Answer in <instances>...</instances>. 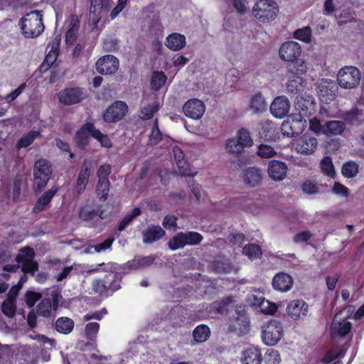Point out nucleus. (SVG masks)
<instances>
[{"label":"nucleus","mask_w":364,"mask_h":364,"mask_svg":"<svg viewBox=\"0 0 364 364\" xmlns=\"http://www.w3.org/2000/svg\"><path fill=\"white\" fill-rule=\"evenodd\" d=\"M90 137L96 139L104 148L109 149L112 146V142L108 135L102 133L91 122H85L79 128L73 140L78 149L85 150L90 144Z\"/></svg>","instance_id":"obj_1"},{"label":"nucleus","mask_w":364,"mask_h":364,"mask_svg":"<svg viewBox=\"0 0 364 364\" xmlns=\"http://www.w3.org/2000/svg\"><path fill=\"white\" fill-rule=\"evenodd\" d=\"M120 274H106L103 277L94 279L91 282L90 294L104 300L112 296L122 288Z\"/></svg>","instance_id":"obj_2"},{"label":"nucleus","mask_w":364,"mask_h":364,"mask_svg":"<svg viewBox=\"0 0 364 364\" xmlns=\"http://www.w3.org/2000/svg\"><path fill=\"white\" fill-rule=\"evenodd\" d=\"M41 12L37 10L32 11L20 20L21 29L26 38H36L44 31Z\"/></svg>","instance_id":"obj_3"},{"label":"nucleus","mask_w":364,"mask_h":364,"mask_svg":"<svg viewBox=\"0 0 364 364\" xmlns=\"http://www.w3.org/2000/svg\"><path fill=\"white\" fill-rule=\"evenodd\" d=\"M53 173L52 166L49 161L40 159L35 161L33 166V188L37 194L41 193L47 186Z\"/></svg>","instance_id":"obj_4"},{"label":"nucleus","mask_w":364,"mask_h":364,"mask_svg":"<svg viewBox=\"0 0 364 364\" xmlns=\"http://www.w3.org/2000/svg\"><path fill=\"white\" fill-rule=\"evenodd\" d=\"M279 13V6L274 0H259L252 9L254 16L263 23H269L276 18Z\"/></svg>","instance_id":"obj_5"},{"label":"nucleus","mask_w":364,"mask_h":364,"mask_svg":"<svg viewBox=\"0 0 364 364\" xmlns=\"http://www.w3.org/2000/svg\"><path fill=\"white\" fill-rule=\"evenodd\" d=\"M361 79V73L355 66L348 65L341 68L337 74L339 86L344 89H353L358 87Z\"/></svg>","instance_id":"obj_6"},{"label":"nucleus","mask_w":364,"mask_h":364,"mask_svg":"<svg viewBox=\"0 0 364 364\" xmlns=\"http://www.w3.org/2000/svg\"><path fill=\"white\" fill-rule=\"evenodd\" d=\"M87 97V90L77 86L65 87L58 93L59 102L66 106L80 103Z\"/></svg>","instance_id":"obj_7"},{"label":"nucleus","mask_w":364,"mask_h":364,"mask_svg":"<svg viewBox=\"0 0 364 364\" xmlns=\"http://www.w3.org/2000/svg\"><path fill=\"white\" fill-rule=\"evenodd\" d=\"M283 335V326L280 321L270 320L262 327V338L267 346L276 345Z\"/></svg>","instance_id":"obj_8"},{"label":"nucleus","mask_w":364,"mask_h":364,"mask_svg":"<svg viewBox=\"0 0 364 364\" xmlns=\"http://www.w3.org/2000/svg\"><path fill=\"white\" fill-rule=\"evenodd\" d=\"M252 144L253 141L250 132L245 128H241L238 130L236 138L227 141L226 148L229 152L237 155L242 153L245 147H250Z\"/></svg>","instance_id":"obj_9"},{"label":"nucleus","mask_w":364,"mask_h":364,"mask_svg":"<svg viewBox=\"0 0 364 364\" xmlns=\"http://www.w3.org/2000/svg\"><path fill=\"white\" fill-rule=\"evenodd\" d=\"M128 109L126 102L121 100L114 101L103 112V119L108 123L117 122L125 117Z\"/></svg>","instance_id":"obj_10"},{"label":"nucleus","mask_w":364,"mask_h":364,"mask_svg":"<svg viewBox=\"0 0 364 364\" xmlns=\"http://www.w3.org/2000/svg\"><path fill=\"white\" fill-rule=\"evenodd\" d=\"M119 65L117 58L112 55H105L97 60L95 66L98 73L107 75L115 73Z\"/></svg>","instance_id":"obj_11"},{"label":"nucleus","mask_w":364,"mask_h":364,"mask_svg":"<svg viewBox=\"0 0 364 364\" xmlns=\"http://www.w3.org/2000/svg\"><path fill=\"white\" fill-rule=\"evenodd\" d=\"M317 92L321 102L328 104L334 100L336 95V85L328 79H322L317 83Z\"/></svg>","instance_id":"obj_12"},{"label":"nucleus","mask_w":364,"mask_h":364,"mask_svg":"<svg viewBox=\"0 0 364 364\" xmlns=\"http://www.w3.org/2000/svg\"><path fill=\"white\" fill-rule=\"evenodd\" d=\"M279 54L282 60L289 63L287 69L291 73L295 75L296 42L287 41L284 43L280 47Z\"/></svg>","instance_id":"obj_13"},{"label":"nucleus","mask_w":364,"mask_h":364,"mask_svg":"<svg viewBox=\"0 0 364 364\" xmlns=\"http://www.w3.org/2000/svg\"><path fill=\"white\" fill-rule=\"evenodd\" d=\"M297 112L301 117H309L316 112V102L310 94L304 92L297 97Z\"/></svg>","instance_id":"obj_14"},{"label":"nucleus","mask_w":364,"mask_h":364,"mask_svg":"<svg viewBox=\"0 0 364 364\" xmlns=\"http://www.w3.org/2000/svg\"><path fill=\"white\" fill-rule=\"evenodd\" d=\"M172 152L181 176L193 177L197 175L198 171L193 172L191 171L190 164L186 160V155L180 147L177 146H173Z\"/></svg>","instance_id":"obj_15"},{"label":"nucleus","mask_w":364,"mask_h":364,"mask_svg":"<svg viewBox=\"0 0 364 364\" xmlns=\"http://www.w3.org/2000/svg\"><path fill=\"white\" fill-rule=\"evenodd\" d=\"M183 112L188 118L199 119L204 114L205 105L198 99H191L184 104Z\"/></svg>","instance_id":"obj_16"},{"label":"nucleus","mask_w":364,"mask_h":364,"mask_svg":"<svg viewBox=\"0 0 364 364\" xmlns=\"http://www.w3.org/2000/svg\"><path fill=\"white\" fill-rule=\"evenodd\" d=\"M259 135L267 141H275L279 139V129L273 122L266 120L259 125Z\"/></svg>","instance_id":"obj_17"},{"label":"nucleus","mask_w":364,"mask_h":364,"mask_svg":"<svg viewBox=\"0 0 364 364\" xmlns=\"http://www.w3.org/2000/svg\"><path fill=\"white\" fill-rule=\"evenodd\" d=\"M59 189L58 186L54 185L50 189L45 191L40 197L38 198L33 207L32 213H39L46 210L50 203L52 199L58 192Z\"/></svg>","instance_id":"obj_18"},{"label":"nucleus","mask_w":364,"mask_h":364,"mask_svg":"<svg viewBox=\"0 0 364 364\" xmlns=\"http://www.w3.org/2000/svg\"><path fill=\"white\" fill-rule=\"evenodd\" d=\"M290 109V102L289 100L284 96L277 97L270 105V112L272 114L279 119L286 117Z\"/></svg>","instance_id":"obj_19"},{"label":"nucleus","mask_w":364,"mask_h":364,"mask_svg":"<svg viewBox=\"0 0 364 364\" xmlns=\"http://www.w3.org/2000/svg\"><path fill=\"white\" fill-rule=\"evenodd\" d=\"M287 164L281 161L272 160L269 162L267 173L272 180L275 181H281L284 180L287 172Z\"/></svg>","instance_id":"obj_20"},{"label":"nucleus","mask_w":364,"mask_h":364,"mask_svg":"<svg viewBox=\"0 0 364 364\" xmlns=\"http://www.w3.org/2000/svg\"><path fill=\"white\" fill-rule=\"evenodd\" d=\"M352 324L345 318L336 315L331 326V333L333 337H345L351 330Z\"/></svg>","instance_id":"obj_21"},{"label":"nucleus","mask_w":364,"mask_h":364,"mask_svg":"<svg viewBox=\"0 0 364 364\" xmlns=\"http://www.w3.org/2000/svg\"><path fill=\"white\" fill-rule=\"evenodd\" d=\"M243 181L246 186L249 187H256L262 184V171L255 166H250L243 171Z\"/></svg>","instance_id":"obj_22"},{"label":"nucleus","mask_w":364,"mask_h":364,"mask_svg":"<svg viewBox=\"0 0 364 364\" xmlns=\"http://www.w3.org/2000/svg\"><path fill=\"white\" fill-rule=\"evenodd\" d=\"M292 277L287 273H277L272 279V285L274 290L280 292H287L293 286Z\"/></svg>","instance_id":"obj_23"},{"label":"nucleus","mask_w":364,"mask_h":364,"mask_svg":"<svg viewBox=\"0 0 364 364\" xmlns=\"http://www.w3.org/2000/svg\"><path fill=\"white\" fill-rule=\"evenodd\" d=\"M263 360L260 348L253 346L245 348L242 352L241 362L242 364H261Z\"/></svg>","instance_id":"obj_24"},{"label":"nucleus","mask_w":364,"mask_h":364,"mask_svg":"<svg viewBox=\"0 0 364 364\" xmlns=\"http://www.w3.org/2000/svg\"><path fill=\"white\" fill-rule=\"evenodd\" d=\"M90 173L91 164L86 162L83 163L77 176L75 186L76 191L79 194L85 191L89 181Z\"/></svg>","instance_id":"obj_25"},{"label":"nucleus","mask_w":364,"mask_h":364,"mask_svg":"<svg viewBox=\"0 0 364 364\" xmlns=\"http://www.w3.org/2000/svg\"><path fill=\"white\" fill-rule=\"evenodd\" d=\"M156 257L154 255L141 257L135 256L132 260L127 262V267L129 269H137L151 266L156 260Z\"/></svg>","instance_id":"obj_26"},{"label":"nucleus","mask_w":364,"mask_h":364,"mask_svg":"<svg viewBox=\"0 0 364 364\" xmlns=\"http://www.w3.org/2000/svg\"><path fill=\"white\" fill-rule=\"evenodd\" d=\"M186 41L184 35L178 33L169 34L165 41V45L171 50L177 51L186 46Z\"/></svg>","instance_id":"obj_27"},{"label":"nucleus","mask_w":364,"mask_h":364,"mask_svg":"<svg viewBox=\"0 0 364 364\" xmlns=\"http://www.w3.org/2000/svg\"><path fill=\"white\" fill-rule=\"evenodd\" d=\"M317 146V141L316 138L304 135L299 139L297 143V151L302 154H311Z\"/></svg>","instance_id":"obj_28"},{"label":"nucleus","mask_w":364,"mask_h":364,"mask_svg":"<svg viewBox=\"0 0 364 364\" xmlns=\"http://www.w3.org/2000/svg\"><path fill=\"white\" fill-rule=\"evenodd\" d=\"M159 109V104L158 102L154 101L146 105L141 106L139 111V117L141 120H148L151 119L154 114Z\"/></svg>","instance_id":"obj_29"},{"label":"nucleus","mask_w":364,"mask_h":364,"mask_svg":"<svg viewBox=\"0 0 364 364\" xmlns=\"http://www.w3.org/2000/svg\"><path fill=\"white\" fill-rule=\"evenodd\" d=\"M143 242L151 244L158 241L165 235L164 229H145L142 232Z\"/></svg>","instance_id":"obj_30"},{"label":"nucleus","mask_w":364,"mask_h":364,"mask_svg":"<svg viewBox=\"0 0 364 364\" xmlns=\"http://www.w3.org/2000/svg\"><path fill=\"white\" fill-rule=\"evenodd\" d=\"M345 129V124L341 121H330L323 126V132L326 135L341 134Z\"/></svg>","instance_id":"obj_31"},{"label":"nucleus","mask_w":364,"mask_h":364,"mask_svg":"<svg viewBox=\"0 0 364 364\" xmlns=\"http://www.w3.org/2000/svg\"><path fill=\"white\" fill-rule=\"evenodd\" d=\"M210 336V328L205 324L197 326L193 331V337L196 343H200L207 341Z\"/></svg>","instance_id":"obj_32"},{"label":"nucleus","mask_w":364,"mask_h":364,"mask_svg":"<svg viewBox=\"0 0 364 364\" xmlns=\"http://www.w3.org/2000/svg\"><path fill=\"white\" fill-rule=\"evenodd\" d=\"M250 107L255 113L262 112L267 109V103L261 93H256L252 96L250 102Z\"/></svg>","instance_id":"obj_33"},{"label":"nucleus","mask_w":364,"mask_h":364,"mask_svg":"<svg viewBox=\"0 0 364 364\" xmlns=\"http://www.w3.org/2000/svg\"><path fill=\"white\" fill-rule=\"evenodd\" d=\"M74 328V321L68 317H60L55 322V329L58 332L68 334Z\"/></svg>","instance_id":"obj_34"},{"label":"nucleus","mask_w":364,"mask_h":364,"mask_svg":"<svg viewBox=\"0 0 364 364\" xmlns=\"http://www.w3.org/2000/svg\"><path fill=\"white\" fill-rule=\"evenodd\" d=\"M40 136L41 132L39 131L31 130L28 132L26 134L23 135L18 139L16 144V148L20 149L29 146L34 140Z\"/></svg>","instance_id":"obj_35"},{"label":"nucleus","mask_w":364,"mask_h":364,"mask_svg":"<svg viewBox=\"0 0 364 364\" xmlns=\"http://www.w3.org/2000/svg\"><path fill=\"white\" fill-rule=\"evenodd\" d=\"M115 238L112 235H109L102 241H98L96 244L90 246V249H93L96 253H100L111 249Z\"/></svg>","instance_id":"obj_36"},{"label":"nucleus","mask_w":364,"mask_h":364,"mask_svg":"<svg viewBox=\"0 0 364 364\" xmlns=\"http://www.w3.org/2000/svg\"><path fill=\"white\" fill-rule=\"evenodd\" d=\"M103 212H100L98 210L90 208L89 206H84L80 209L79 218L83 220L89 221L95 219L97 216L100 218H103Z\"/></svg>","instance_id":"obj_37"},{"label":"nucleus","mask_w":364,"mask_h":364,"mask_svg":"<svg viewBox=\"0 0 364 364\" xmlns=\"http://www.w3.org/2000/svg\"><path fill=\"white\" fill-rule=\"evenodd\" d=\"M242 253L252 260L260 258L262 255L261 247L252 243L246 245L242 249Z\"/></svg>","instance_id":"obj_38"},{"label":"nucleus","mask_w":364,"mask_h":364,"mask_svg":"<svg viewBox=\"0 0 364 364\" xmlns=\"http://www.w3.org/2000/svg\"><path fill=\"white\" fill-rule=\"evenodd\" d=\"M167 77L164 72H154L151 79V89L159 91L166 83Z\"/></svg>","instance_id":"obj_39"},{"label":"nucleus","mask_w":364,"mask_h":364,"mask_svg":"<svg viewBox=\"0 0 364 364\" xmlns=\"http://www.w3.org/2000/svg\"><path fill=\"white\" fill-rule=\"evenodd\" d=\"M110 187L109 180H98L96 186V194L101 200L105 201L107 199Z\"/></svg>","instance_id":"obj_40"},{"label":"nucleus","mask_w":364,"mask_h":364,"mask_svg":"<svg viewBox=\"0 0 364 364\" xmlns=\"http://www.w3.org/2000/svg\"><path fill=\"white\" fill-rule=\"evenodd\" d=\"M141 214V209L139 207H135L131 211L128 212L120 221L118 228H127L130 225L136 218Z\"/></svg>","instance_id":"obj_41"},{"label":"nucleus","mask_w":364,"mask_h":364,"mask_svg":"<svg viewBox=\"0 0 364 364\" xmlns=\"http://www.w3.org/2000/svg\"><path fill=\"white\" fill-rule=\"evenodd\" d=\"M232 302L230 297H227L221 301H215L211 305L212 309L220 314H226L228 312V308Z\"/></svg>","instance_id":"obj_42"},{"label":"nucleus","mask_w":364,"mask_h":364,"mask_svg":"<svg viewBox=\"0 0 364 364\" xmlns=\"http://www.w3.org/2000/svg\"><path fill=\"white\" fill-rule=\"evenodd\" d=\"M320 165H321V171L325 175H326L331 178H334V176L336 175V171L334 169V166H333L332 160L330 157H328V156L324 157L321 160Z\"/></svg>","instance_id":"obj_43"},{"label":"nucleus","mask_w":364,"mask_h":364,"mask_svg":"<svg viewBox=\"0 0 364 364\" xmlns=\"http://www.w3.org/2000/svg\"><path fill=\"white\" fill-rule=\"evenodd\" d=\"M186 246L183 232L177 233L173 238L169 240L168 247L171 250H176Z\"/></svg>","instance_id":"obj_44"},{"label":"nucleus","mask_w":364,"mask_h":364,"mask_svg":"<svg viewBox=\"0 0 364 364\" xmlns=\"http://www.w3.org/2000/svg\"><path fill=\"white\" fill-rule=\"evenodd\" d=\"M263 359L265 364H279L282 361L279 353L273 348L266 351Z\"/></svg>","instance_id":"obj_45"},{"label":"nucleus","mask_w":364,"mask_h":364,"mask_svg":"<svg viewBox=\"0 0 364 364\" xmlns=\"http://www.w3.org/2000/svg\"><path fill=\"white\" fill-rule=\"evenodd\" d=\"M358 170L359 166L356 163L349 161L343 165L342 174L346 178H353L358 173Z\"/></svg>","instance_id":"obj_46"},{"label":"nucleus","mask_w":364,"mask_h":364,"mask_svg":"<svg viewBox=\"0 0 364 364\" xmlns=\"http://www.w3.org/2000/svg\"><path fill=\"white\" fill-rule=\"evenodd\" d=\"M52 303L50 299H44L41 301L36 307L38 315L48 317L50 314Z\"/></svg>","instance_id":"obj_47"},{"label":"nucleus","mask_w":364,"mask_h":364,"mask_svg":"<svg viewBox=\"0 0 364 364\" xmlns=\"http://www.w3.org/2000/svg\"><path fill=\"white\" fill-rule=\"evenodd\" d=\"M99 329L100 324L97 322H90L86 324L85 328L86 338L91 341H95L97 338Z\"/></svg>","instance_id":"obj_48"},{"label":"nucleus","mask_w":364,"mask_h":364,"mask_svg":"<svg viewBox=\"0 0 364 364\" xmlns=\"http://www.w3.org/2000/svg\"><path fill=\"white\" fill-rule=\"evenodd\" d=\"M186 245H196L201 242L203 237L196 232H183Z\"/></svg>","instance_id":"obj_49"},{"label":"nucleus","mask_w":364,"mask_h":364,"mask_svg":"<svg viewBox=\"0 0 364 364\" xmlns=\"http://www.w3.org/2000/svg\"><path fill=\"white\" fill-rule=\"evenodd\" d=\"M233 326L241 333H245L249 330L250 320L245 315H239L235 320Z\"/></svg>","instance_id":"obj_50"},{"label":"nucleus","mask_w":364,"mask_h":364,"mask_svg":"<svg viewBox=\"0 0 364 364\" xmlns=\"http://www.w3.org/2000/svg\"><path fill=\"white\" fill-rule=\"evenodd\" d=\"M258 305L260 306L262 312L264 314L273 315L277 310V306L274 303L270 302L264 298H261V301Z\"/></svg>","instance_id":"obj_51"},{"label":"nucleus","mask_w":364,"mask_h":364,"mask_svg":"<svg viewBox=\"0 0 364 364\" xmlns=\"http://www.w3.org/2000/svg\"><path fill=\"white\" fill-rule=\"evenodd\" d=\"M35 257V252L33 248L30 247H26L20 250V253L16 256V262H22L24 260H33Z\"/></svg>","instance_id":"obj_52"},{"label":"nucleus","mask_w":364,"mask_h":364,"mask_svg":"<svg viewBox=\"0 0 364 364\" xmlns=\"http://www.w3.org/2000/svg\"><path fill=\"white\" fill-rule=\"evenodd\" d=\"M99 267L101 269L102 272H105L107 274H120L119 271L120 269L119 266L117 263L113 262H102L99 263Z\"/></svg>","instance_id":"obj_53"},{"label":"nucleus","mask_w":364,"mask_h":364,"mask_svg":"<svg viewBox=\"0 0 364 364\" xmlns=\"http://www.w3.org/2000/svg\"><path fill=\"white\" fill-rule=\"evenodd\" d=\"M162 139V133L159 128V120L156 119L149 136V141L151 144H157Z\"/></svg>","instance_id":"obj_54"},{"label":"nucleus","mask_w":364,"mask_h":364,"mask_svg":"<svg viewBox=\"0 0 364 364\" xmlns=\"http://www.w3.org/2000/svg\"><path fill=\"white\" fill-rule=\"evenodd\" d=\"M16 309V306L15 301L6 300L1 305V311L3 314L9 318H12L15 316Z\"/></svg>","instance_id":"obj_55"},{"label":"nucleus","mask_w":364,"mask_h":364,"mask_svg":"<svg viewBox=\"0 0 364 364\" xmlns=\"http://www.w3.org/2000/svg\"><path fill=\"white\" fill-rule=\"evenodd\" d=\"M42 295L41 293L27 291L25 294V302L28 307L32 308L35 306L36 303L41 299Z\"/></svg>","instance_id":"obj_56"},{"label":"nucleus","mask_w":364,"mask_h":364,"mask_svg":"<svg viewBox=\"0 0 364 364\" xmlns=\"http://www.w3.org/2000/svg\"><path fill=\"white\" fill-rule=\"evenodd\" d=\"M18 263L19 266L21 265V271L25 274H33L36 270H38V264L34 260H24L22 262Z\"/></svg>","instance_id":"obj_57"},{"label":"nucleus","mask_w":364,"mask_h":364,"mask_svg":"<svg viewBox=\"0 0 364 364\" xmlns=\"http://www.w3.org/2000/svg\"><path fill=\"white\" fill-rule=\"evenodd\" d=\"M257 154L262 158H271L276 155L273 147L266 144H260L258 147Z\"/></svg>","instance_id":"obj_58"},{"label":"nucleus","mask_w":364,"mask_h":364,"mask_svg":"<svg viewBox=\"0 0 364 364\" xmlns=\"http://www.w3.org/2000/svg\"><path fill=\"white\" fill-rule=\"evenodd\" d=\"M111 6V3H108L106 0H91L90 1V13H95L97 7L100 9L108 11Z\"/></svg>","instance_id":"obj_59"},{"label":"nucleus","mask_w":364,"mask_h":364,"mask_svg":"<svg viewBox=\"0 0 364 364\" xmlns=\"http://www.w3.org/2000/svg\"><path fill=\"white\" fill-rule=\"evenodd\" d=\"M26 87V83L23 82L16 89L12 91L4 97V100L7 103H11L13 101L17 99V97L23 92Z\"/></svg>","instance_id":"obj_60"},{"label":"nucleus","mask_w":364,"mask_h":364,"mask_svg":"<svg viewBox=\"0 0 364 364\" xmlns=\"http://www.w3.org/2000/svg\"><path fill=\"white\" fill-rule=\"evenodd\" d=\"M320 186L311 181H305L302 185L304 193L307 194H316L319 192Z\"/></svg>","instance_id":"obj_61"},{"label":"nucleus","mask_w":364,"mask_h":364,"mask_svg":"<svg viewBox=\"0 0 364 364\" xmlns=\"http://www.w3.org/2000/svg\"><path fill=\"white\" fill-rule=\"evenodd\" d=\"M311 37L312 34L310 27L306 26L297 30V40H300L305 43H309L311 40Z\"/></svg>","instance_id":"obj_62"},{"label":"nucleus","mask_w":364,"mask_h":364,"mask_svg":"<svg viewBox=\"0 0 364 364\" xmlns=\"http://www.w3.org/2000/svg\"><path fill=\"white\" fill-rule=\"evenodd\" d=\"M22 186V180L20 178H15L13 183L12 188V200L16 203L18 201Z\"/></svg>","instance_id":"obj_63"},{"label":"nucleus","mask_w":364,"mask_h":364,"mask_svg":"<svg viewBox=\"0 0 364 364\" xmlns=\"http://www.w3.org/2000/svg\"><path fill=\"white\" fill-rule=\"evenodd\" d=\"M332 192L335 195L345 198H347L349 195V189L339 182H335L332 187Z\"/></svg>","instance_id":"obj_64"}]
</instances>
